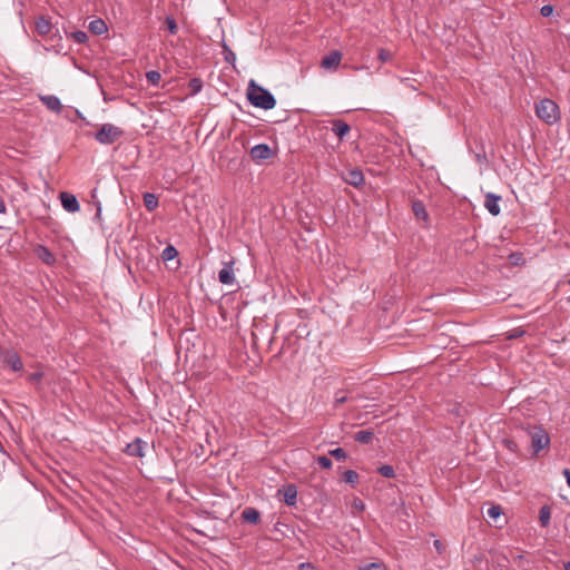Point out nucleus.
I'll return each instance as SVG.
<instances>
[{
    "instance_id": "obj_7",
    "label": "nucleus",
    "mask_w": 570,
    "mask_h": 570,
    "mask_svg": "<svg viewBox=\"0 0 570 570\" xmlns=\"http://www.w3.org/2000/svg\"><path fill=\"white\" fill-rule=\"evenodd\" d=\"M59 199L61 202L62 208L68 213H77L80 209L79 202L77 197L68 191H61L59 194Z\"/></svg>"
},
{
    "instance_id": "obj_27",
    "label": "nucleus",
    "mask_w": 570,
    "mask_h": 570,
    "mask_svg": "<svg viewBox=\"0 0 570 570\" xmlns=\"http://www.w3.org/2000/svg\"><path fill=\"white\" fill-rule=\"evenodd\" d=\"M343 478L346 483H351V484L358 481V474L354 470H346L343 474Z\"/></svg>"
},
{
    "instance_id": "obj_32",
    "label": "nucleus",
    "mask_w": 570,
    "mask_h": 570,
    "mask_svg": "<svg viewBox=\"0 0 570 570\" xmlns=\"http://www.w3.org/2000/svg\"><path fill=\"white\" fill-rule=\"evenodd\" d=\"M166 24H167L168 30L170 31V33H175L176 32L177 26H176V20H175L174 17H168L166 19Z\"/></svg>"
},
{
    "instance_id": "obj_24",
    "label": "nucleus",
    "mask_w": 570,
    "mask_h": 570,
    "mask_svg": "<svg viewBox=\"0 0 570 570\" xmlns=\"http://www.w3.org/2000/svg\"><path fill=\"white\" fill-rule=\"evenodd\" d=\"M144 204H145V207H146L149 212H151V210H154V209L157 207V205H158V199H157V197H156L154 194H151V193H145V194H144Z\"/></svg>"
},
{
    "instance_id": "obj_1",
    "label": "nucleus",
    "mask_w": 570,
    "mask_h": 570,
    "mask_svg": "<svg viewBox=\"0 0 570 570\" xmlns=\"http://www.w3.org/2000/svg\"><path fill=\"white\" fill-rule=\"evenodd\" d=\"M521 429L528 434L531 440V449L537 455L543 449L550 445V435L542 425H531L529 423L522 424Z\"/></svg>"
},
{
    "instance_id": "obj_36",
    "label": "nucleus",
    "mask_w": 570,
    "mask_h": 570,
    "mask_svg": "<svg viewBox=\"0 0 570 570\" xmlns=\"http://www.w3.org/2000/svg\"><path fill=\"white\" fill-rule=\"evenodd\" d=\"M360 570H384V569H383L382 564L373 562V563H368V564L362 567Z\"/></svg>"
},
{
    "instance_id": "obj_40",
    "label": "nucleus",
    "mask_w": 570,
    "mask_h": 570,
    "mask_svg": "<svg viewBox=\"0 0 570 570\" xmlns=\"http://www.w3.org/2000/svg\"><path fill=\"white\" fill-rule=\"evenodd\" d=\"M298 568L299 570H313L314 566L311 562H303Z\"/></svg>"
},
{
    "instance_id": "obj_47",
    "label": "nucleus",
    "mask_w": 570,
    "mask_h": 570,
    "mask_svg": "<svg viewBox=\"0 0 570 570\" xmlns=\"http://www.w3.org/2000/svg\"><path fill=\"white\" fill-rule=\"evenodd\" d=\"M564 570H570V562L564 563Z\"/></svg>"
},
{
    "instance_id": "obj_17",
    "label": "nucleus",
    "mask_w": 570,
    "mask_h": 570,
    "mask_svg": "<svg viewBox=\"0 0 570 570\" xmlns=\"http://www.w3.org/2000/svg\"><path fill=\"white\" fill-rule=\"evenodd\" d=\"M37 255L47 265H53L56 263L55 255L46 246H39L37 248Z\"/></svg>"
},
{
    "instance_id": "obj_2",
    "label": "nucleus",
    "mask_w": 570,
    "mask_h": 570,
    "mask_svg": "<svg viewBox=\"0 0 570 570\" xmlns=\"http://www.w3.org/2000/svg\"><path fill=\"white\" fill-rule=\"evenodd\" d=\"M535 114L548 125H553L560 119V110L558 105L548 98L540 100L535 105Z\"/></svg>"
},
{
    "instance_id": "obj_5",
    "label": "nucleus",
    "mask_w": 570,
    "mask_h": 570,
    "mask_svg": "<svg viewBox=\"0 0 570 570\" xmlns=\"http://www.w3.org/2000/svg\"><path fill=\"white\" fill-rule=\"evenodd\" d=\"M122 134H124V131L119 127H117L112 124H105L101 126L99 131L96 134V139L100 144H105V145L112 144L118 138H120L122 136Z\"/></svg>"
},
{
    "instance_id": "obj_49",
    "label": "nucleus",
    "mask_w": 570,
    "mask_h": 570,
    "mask_svg": "<svg viewBox=\"0 0 570 570\" xmlns=\"http://www.w3.org/2000/svg\"><path fill=\"white\" fill-rule=\"evenodd\" d=\"M27 189H28V187H27V185L23 183V190H27Z\"/></svg>"
},
{
    "instance_id": "obj_42",
    "label": "nucleus",
    "mask_w": 570,
    "mask_h": 570,
    "mask_svg": "<svg viewBox=\"0 0 570 570\" xmlns=\"http://www.w3.org/2000/svg\"><path fill=\"white\" fill-rule=\"evenodd\" d=\"M353 178H363V174L361 170L356 169L351 173Z\"/></svg>"
},
{
    "instance_id": "obj_23",
    "label": "nucleus",
    "mask_w": 570,
    "mask_h": 570,
    "mask_svg": "<svg viewBox=\"0 0 570 570\" xmlns=\"http://www.w3.org/2000/svg\"><path fill=\"white\" fill-rule=\"evenodd\" d=\"M354 439H355V441H357V442H360L362 444H367L373 439V432L370 431V430H361V431L355 433Z\"/></svg>"
},
{
    "instance_id": "obj_45",
    "label": "nucleus",
    "mask_w": 570,
    "mask_h": 570,
    "mask_svg": "<svg viewBox=\"0 0 570 570\" xmlns=\"http://www.w3.org/2000/svg\"><path fill=\"white\" fill-rule=\"evenodd\" d=\"M355 507L360 509H364V504L362 501L355 502Z\"/></svg>"
},
{
    "instance_id": "obj_15",
    "label": "nucleus",
    "mask_w": 570,
    "mask_h": 570,
    "mask_svg": "<svg viewBox=\"0 0 570 570\" xmlns=\"http://www.w3.org/2000/svg\"><path fill=\"white\" fill-rule=\"evenodd\" d=\"M52 29V24L51 22L46 19L45 17H39L37 20H36V31L40 35V36H47L50 33Z\"/></svg>"
},
{
    "instance_id": "obj_35",
    "label": "nucleus",
    "mask_w": 570,
    "mask_h": 570,
    "mask_svg": "<svg viewBox=\"0 0 570 570\" xmlns=\"http://www.w3.org/2000/svg\"><path fill=\"white\" fill-rule=\"evenodd\" d=\"M347 401V396L343 392H337L335 394V405L343 404Z\"/></svg>"
},
{
    "instance_id": "obj_34",
    "label": "nucleus",
    "mask_w": 570,
    "mask_h": 570,
    "mask_svg": "<svg viewBox=\"0 0 570 570\" xmlns=\"http://www.w3.org/2000/svg\"><path fill=\"white\" fill-rule=\"evenodd\" d=\"M540 13L543 16V17H549L553 13V7L551 4H544L541 10H540Z\"/></svg>"
},
{
    "instance_id": "obj_12",
    "label": "nucleus",
    "mask_w": 570,
    "mask_h": 570,
    "mask_svg": "<svg viewBox=\"0 0 570 570\" xmlns=\"http://www.w3.org/2000/svg\"><path fill=\"white\" fill-rule=\"evenodd\" d=\"M282 492H283V495H284V502L288 507H293V505L296 504V501H297V490H296V487L294 484H287L286 487L283 488Z\"/></svg>"
},
{
    "instance_id": "obj_9",
    "label": "nucleus",
    "mask_w": 570,
    "mask_h": 570,
    "mask_svg": "<svg viewBox=\"0 0 570 570\" xmlns=\"http://www.w3.org/2000/svg\"><path fill=\"white\" fill-rule=\"evenodd\" d=\"M233 264V261L224 263L223 268L218 273V279L224 285H233L235 283Z\"/></svg>"
},
{
    "instance_id": "obj_29",
    "label": "nucleus",
    "mask_w": 570,
    "mask_h": 570,
    "mask_svg": "<svg viewBox=\"0 0 570 570\" xmlns=\"http://www.w3.org/2000/svg\"><path fill=\"white\" fill-rule=\"evenodd\" d=\"M316 461L323 469H331L333 465L332 460L325 455L317 456Z\"/></svg>"
},
{
    "instance_id": "obj_22",
    "label": "nucleus",
    "mask_w": 570,
    "mask_h": 570,
    "mask_svg": "<svg viewBox=\"0 0 570 570\" xmlns=\"http://www.w3.org/2000/svg\"><path fill=\"white\" fill-rule=\"evenodd\" d=\"M551 519V509L549 505H543L539 511V521L541 527L546 528L549 525Z\"/></svg>"
},
{
    "instance_id": "obj_48",
    "label": "nucleus",
    "mask_w": 570,
    "mask_h": 570,
    "mask_svg": "<svg viewBox=\"0 0 570 570\" xmlns=\"http://www.w3.org/2000/svg\"><path fill=\"white\" fill-rule=\"evenodd\" d=\"M179 23H180V28L183 27V24H185V22L181 19L179 20Z\"/></svg>"
},
{
    "instance_id": "obj_19",
    "label": "nucleus",
    "mask_w": 570,
    "mask_h": 570,
    "mask_svg": "<svg viewBox=\"0 0 570 570\" xmlns=\"http://www.w3.org/2000/svg\"><path fill=\"white\" fill-rule=\"evenodd\" d=\"M89 30L94 33V35H102L107 31V26L105 23L104 20L101 19H96V20H92L90 23H89Z\"/></svg>"
},
{
    "instance_id": "obj_30",
    "label": "nucleus",
    "mask_w": 570,
    "mask_h": 570,
    "mask_svg": "<svg viewBox=\"0 0 570 570\" xmlns=\"http://www.w3.org/2000/svg\"><path fill=\"white\" fill-rule=\"evenodd\" d=\"M502 513V509L500 505H492L491 508L488 509V515L491 518V519H497L501 515Z\"/></svg>"
},
{
    "instance_id": "obj_6",
    "label": "nucleus",
    "mask_w": 570,
    "mask_h": 570,
    "mask_svg": "<svg viewBox=\"0 0 570 570\" xmlns=\"http://www.w3.org/2000/svg\"><path fill=\"white\" fill-rule=\"evenodd\" d=\"M148 443L140 438L134 439L132 442L128 443L125 448V453L130 456L144 458L145 450L147 449Z\"/></svg>"
},
{
    "instance_id": "obj_25",
    "label": "nucleus",
    "mask_w": 570,
    "mask_h": 570,
    "mask_svg": "<svg viewBox=\"0 0 570 570\" xmlns=\"http://www.w3.org/2000/svg\"><path fill=\"white\" fill-rule=\"evenodd\" d=\"M178 255V250L175 246L168 245L161 253V258L164 262L171 261Z\"/></svg>"
},
{
    "instance_id": "obj_33",
    "label": "nucleus",
    "mask_w": 570,
    "mask_h": 570,
    "mask_svg": "<svg viewBox=\"0 0 570 570\" xmlns=\"http://www.w3.org/2000/svg\"><path fill=\"white\" fill-rule=\"evenodd\" d=\"M147 78L151 83H157L160 79V73L157 71H149Z\"/></svg>"
},
{
    "instance_id": "obj_3",
    "label": "nucleus",
    "mask_w": 570,
    "mask_h": 570,
    "mask_svg": "<svg viewBox=\"0 0 570 570\" xmlns=\"http://www.w3.org/2000/svg\"><path fill=\"white\" fill-rule=\"evenodd\" d=\"M248 100L253 106L265 110L273 109L276 105L275 97L262 87H254L249 90Z\"/></svg>"
},
{
    "instance_id": "obj_10",
    "label": "nucleus",
    "mask_w": 570,
    "mask_h": 570,
    "mask_svg": "<svg viewBox=\"0 0 570 570\" xmlns=\"http://www.w3.org/2000/svg\"><path fill=\"white\" fill-rule=\"evenodd\" d=\"M500 196H497L492 193L485 195L484 206L489 210V213L493 216H498L501 212L499 206Z\"/></svg>"
},
{
    "instance_id": "obj_28",
    "label": "nucleus",
    "mask_w": 570,
    "mask_h": 570,
    "mask_svg": "<svg viewBox=\"0 0 570 570\" xmlns=\"http://www.w3.org/2000/svg\"><path fill=\"white\" fill-rule=\"evenodd\" d=\"M330 454L334 456L337 461H345L347 458L346 452L342 448H336L330 451Z\"/></svg>"
},
{
    "instance_id": "obj_11",
    "label": "nucleus",
    "mask_w": 570,
    "mask_h": 570,
    "mask_svg": "<svg viewBox=\"0 0 570 570\" xmlns=\"http://www.w3.org/2000/svg\"><path fill=\"white\" fill-rule=\"evenodd\" d=\"M4 362L11 367L12 371L18 372L21 371L23 365L20 356L17 352L9 351L4 356Z\"/></svg>"
},
{
    "instance_id": "obj_46",
    "label": "nucleus",
    "mask_w": 570,
    "mask_h": 570,
    "mask_svg": "<svg viewBox=\"0 0 570 570\" xmlns=\"http://www.w3.org/2000/svg\"><path fill=\"white\" fill-rule=\"evenodd\" d=\"M508 444H509V449H511V450L517 446L512 441H509Z\"/></svg>"
},
{
    "instance_id": "obj_16",
    "label": "nucleus",
    "mask_w": 570,
    "mask_h": 570,
    "mask_svg": "<svg viewBox=\"0 0 570 570\" xmlns=\"http://www.w3.org/2000/svg\"><path fill=\"white\" fill-rule=\"evenodd\" d=\"M41 101L46 105L48 109L56 112L61 111L62 105L56 96H43L41 97Z\"/></svg>"
},
{
    "instance_id": "obj_41",
    "label": "nucleus",
    "mask_w": 570,
    "mask_h": 570,
    "mask_svg": "<svg viewBox=\"0 0 570 570\" xmlns=\"http://www.w3.org/2000/svg\"><path fill=\"white\" fill-rule=\"evenodd\" d=\"M562 474L564 475L566 480H567V484L568 487L570 488V470L569 469H564L562 471Z\"/></svg>"
},
{
    "instance_id": "obj_50",
    "label": "nucleus",
    "mask_w": 570,
    "mask_h": 570,
    "mask_svg": "<svg viewBox=\"0 0 570 570\" xmlns=\"http://www.w3.org/2000/svg\"><path fill=\"white\" fill-rule=\"evenodd\" d=\"M568 284L570 285V279L568 281Z\"/></svg>"
},
{
    "instance_id": "obj_13",
    "label": "nucleus",
    "mask_w": 570,
    "mask_h": 570,
    "mask_svg": "<svg viewBox=\"0 0 570 570\" xmlns=\"http://www.w3.org/2000/svg\"><path fill=\"white\" fill-rule=\"evenodd\" d=\"M342 59V55L338 51H332L325 56L322 60V67L325 69L336 68Z\"/></svg>"
},
{
    "instance_id": "obj_31",
    "label": "nucleus",
    "mask_w": 570,
    "mask_h": 570,
    "mask_svg": "<svg viewBox=\"0 0 570 570\" xmlns=\"http://www.w3.org/2000/svg\"><path fill=\"white\" fill-rule=\"evenodd\" d=\"M72 38L78 42V43H83L88 40V36L86 32L83 31H76L72 33Z\"/></svg>"
},
{
    "instance_id": "obj_37",
    "label": "nucleus",
    "mask_w": 570,
    "mask_h": 570,
    "mask_svg": "<svg viewBox=\"0 0 570 570\" xmlns=\"http://www.w3.org/2000/svg\"><path fill=\"white\" fill-rule=\"evenodd\" d=\"M43 374L41 372H35L29 375L30 382H39L42 379Z\"/></svg>"
},
{
    "instance_id": "obj_14",
    "label": "nucleus",
    "mask_w": 570,
    "mask_h": 570,
    "mask_svg": "<svg viewBox=\"0 0 570 570\" xmlns=\"http://www.w3.org/2000/svg\"><path fill=\"white\" fill-rule=\"evenodd\" d=\"M332 130L340 139H343L350 132L351 127L345 121L336 119L333 121Z\"/></svg>"
},
{
    "instance_id": "obj_26",
    "label": "nucleus",
    "mask_w": 570,
    "mask_h": 570,
    "mask_svg": "<svg viewBox=\"0 0 570 570\" xmlns=\"http://www.w3.org/2000/svg\"><path fill=\"white\" fill-rule=\"evenodd\" d=\"M379 473L384 476V478H394L395 476V471H394V468L392 465H382L377 469Z\"/></svg>"
},
{
    "instance_id": "obj_44",
    "label": "nucleus",
    "mask_w": 570,
    "mask_h": 570,
    "mask_svg": "<svg viewBox=\"0 0 570 570\" xmlns=\"http://www.w3.org/2000/svg\"><path fill=\"white\" fill-rule=\"evenodd\" d=\"M434 547L436 548V550L441 551V549H442V543H441L439 540H435V541H434Z\"/></svg>"
},
{
    "instance_id": "obj_8",
    "label": "nucleus",
    "mask_w": 570,
    "mask_h": 570,
    "mask_svg": "<svg viewBox=\"0 0 570 570\" xmlns=\"http://www.w3.org/2000/svg\"><path fill=\"white\" fill-rule=\"evenodd\" d=\"M274 155L272 148L266 144H258L252 147L250 157L257 163H262Z\"/></svg>"
},
{
    "instance_id": "obj_21",
    "label": "nucleus",
    "mask_w": 570,
    "mask_h": 570,
    "mask_svg": "<svg viewBox=\"0 0 570 570\" xmlns=\"http://www.w3.org/2000/svg\"><path fill=\"white\" fill-rule=\"evenodd\" d=\"M412 209H413V213L416 218H420L423 220L428 219V213H426L425 206L422 202H420V200L413 202Z\"/></svg>"
},
{
    "instance_id": "obj_43",
    "label": "nucleus",
    "mask_w": 570,
    "mask_h": 570,
    "mask_svg": "<svg viewBox=\"0 0 570 570\" xmlns=\"http://www.w3.org/2000/svg\"><path fill=\"white\" fill-rule=\"evenodd\" d=\"M7 210L6 204L2 199H0V214H4Z\"/></svg>"
},
{
    "instance_id": "obj_4",
    "label": "nucleus",
    "mask_w": 570,
    "mask_h": 570,
    "mask_svg": "<svg viewBox=\"0 0 570 570\" xmlns=\"http://www.w3.org/2000/svg\"><path fill=\"white\" fill-rule=\"evenodd\" d=\"M184 433L193 440L194 436H206V421L197 413L188 414Z\"/></svg>"
},
{
    "instance_id": "obj_39",
    "label": "nucleus",
    "mask_w": 570,
    "mask_h": 570,
    "mask_svg": "<svg viewBox=\"0 0 570 570\" xmlns=\"http://www.w3.org/2000/svg\"><path fill=\"white\" fill-rule=\"evenodd\" d=\"M355 188H363L365 186L366 180H347Z\"/></svg>"
},
{
    "instance_id": "obj_20",
    "label": "nucleus",
    "mask_w": 570,
    "mask_h": 570,
    "mask_svg": "<svg viewBox=\"0 0 570 570\" xmlns=\"http://www.w3.org/2000/svg\"><path fill=\"white\" fill-rule=\"evenodd\" d=\"M242 518L249 523H256L259 520V512L254 508H246L242 512Z\"/></svg>"
},
{
    "instance_id": "obj_18",
    "label": "nucleus",
    "mask_w": 570,
    "mask_h": 570,
    "mask_svg": "<svg viewBox=\"0 0 570 570\" xmlns=\"http://www.w3.org/2000/svg\"><path fill=\"white\" fill-rule=\"evenodd\" d=\"M187 88H188V92L185 95L184 98H188V97H193V96L197 95L203 88L202 79L200 78L190 79Z\"/></svg>"
},
{
    "instance_id": "obj_38",
    "label": "nucleus",
    "mask_w": 570,
    "mask_h": 570,
    "mask_svg": "<svg viewBox=\"0 0 570 570\" xmlns=\"http://www.w3.org/2000/svg\"><path fill=\"white\" fill-rule=\"evenodd\" d=\"M379 58L381 61L385 62L390 59V52L384 49H381L379 52Z\"/></svg>"
}]
</instances>
